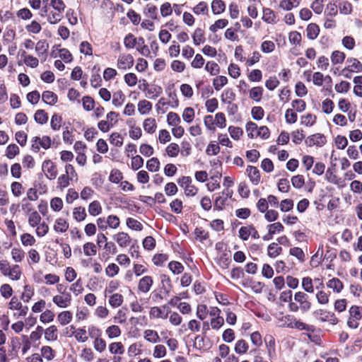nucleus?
Returning a JSON list of instances; mask_svg holds the SVG:
<instances>
[{"label": "nucleus", "instance_id": "obj_39", "mask_svg": "<svg viewBox=\"0 0 362 362\" xmlns=\"http://www.w3.org/2000/svg\"><path fill=\"white\" fill-rule=\"evenodd\" d=\"M41 356L47 361H52L56 355L55 351L49 346H43L40 349Z\"/></svg>", "mask_w": 362, "mask_h": 362}, {"label": "nucleus", "instance_id": "obj_55", "mask_svg": "<svg viewBox=\"0 0 362 362\" xmlns=\"http://www.w3.org/2000/svg\"><path fill=\"white\" fill-rule=\"evenodd\" d=\"M21 241L23 246L28 247L34 245L36 240L31 234L25 233L21 235Z\"/></svg>", "mask_w": 362, "mask_h": 362}, {"label": "nucleus", "instance_id": "obj_22", "mask_svg": "<svg viewBox=\"0 0 362 362\" xmlns=\"http://www.w3.org/2000/svg\"><path fill=\"white\" fill-rule=\"evenodd\" d=\"M88 214L92 216H98L103 211L101 204L98 200L91 202L88 206Z\"/></svg>", "mask_w": 362, "mask_h": 362}, {"label": "nucleus", "instance_id": "obj_58", "mask_svg": "<svg viewBox=\"0 0 362 362\" xmlns=\"http://www.w3.org/2000/svg\"><path fill=\"white\" fill-rule=\"evenodd\" d=\"M251 343L256 347H260L262 345L263 339L260 333L257 331L253 332L250 335Z\"/></svg>", "mask_w": 362, "mask_h": 362}, {"label": "nucleus", "instance_id": "obj_43", "mask_svg": "<svg viewBox=\"0 0 362 362\" xmlns=\"http://www.w3.org/2000/svg\"><path fill=\"white\" fill-rule=\"evenodd\" d=\"M228 24V21L226 18H221L214 22V24L210 25L209 30L216 33L218 30L226 28Z\"/></svg>", "mask_w": 362, "mask_h": 362}, {"label": "nucleus", "instance_id": "obj_47", "mask_svg": "<svg viewBox=\"0 0 362 362\" xmlns=\"http://www.w3.org/2000/svg\"><path fill=\"white\" fill-rule=\"evenodd\" d=\"M262 20L267 23H275L276 15L274 11L269 8H264Z\"/></svg>", "mask_w": 362, "mask_h": 362}, {"label": "nucleus", "instance_id": "obj_18", "mask_svg": "<svg viewBox=\"0 0 362 362\" xmlns=\"http://www.w3.org/2000/svg\"><path fill=\"white\" fill-rule=\"evenodd\" d=\"M165 305L163 307L153 306L149 311V317L152 319H165L168 313L165 312Z\"/></svg>", "mask_w": 362, "mask_h": 362}, {"label": "nucleus", "instance_id": "obj_60", "mask_svg": "<svg viewBox=\"0 0 362 362\" xmlns=\"http://www.w3.org/2000/svg\"><path fill=\"white\" fill-rule=\"evenodd\" d=\"M70 177L65 174L61 175L57 179V188L63 189L70 185V181H72Z\"/></svg>", "mask_w": 362, "mask_h": 362}, {"label": "nucleus", "instance_id": "obj_1", "mask_svg": "<svg viewBox=\"0 0 362 362\" xmlns=\"http://www.w3.org/2000/svg\"><path fill=\"white\" fill-rule=\"evenodd\" d=\"M0 273L11 281H18L22 276V269L18 264H11L6 260L0 269Z\"/></svg>", "mask_w": 362, "mask_h": 362}, {"label": "nucleus", "instance_id": "obj_32", "mask_svg": "<svg viewBox=\"0 0 362 362\" xmlns=\"http://www.w3.org/2000/svg\"><path fill=\"white\" fill-rule=\"evenodd\" d=\"M105 334L109 339H113L119 337L121 335L122 330L119 326L116 325H112L106 328Z\"/></svg>", "mask_w": 362, "mask_h": 362}, {"label": "nucleus", "instance_id": "obj_7", "mask_svg": "<svg viewBox=\"0 0 362 362\" xmlns=\"http://www.w3.org/2000/svg\"><path fill=\"white\" fill-rule=\"evenodd\" d=\"M71 295L68 292H63L52 298V302L60 308H66L69 307L71 304Z\"/></svg>", "mask_w": 362, "mask_h": 362}, {"label": "nucleus", "instance_id": "obj_19", "mask_svg": "<svg viewBox=\"0 0 362 362\" xmlns=\"http://www.w3.org/2000/svg\"><path fill=\"white\" fill-rule=\"evenodd\" d=\"M308 141L309 143V146H322L326 142V137L322 134H315L313 135L310 136L308 138Z\"/></svg>", "mask_w": 362, "mask_h": 362}, {"label": "nucleus", "instance_id": "obj_29", "mask_svg": "<svg viewBox=\"0 0 362 362\" xmlns=\"http://www.w3.org/2000/svg\"><path fill=\"white\" fill-rule=\"evenodd\" d=\"M109 352L114 355H122L124 353V347L122 342H112L108 346Z\"/></svg>", "mask_w": 362, "mask_h": 362}, {"label": "nucleus", "instance_id": "obj_25", "mask_svg": "<svg viewBox=\"0 0 362 362\" xmlns=\"http://www.w3.org/2000/svg\"><path fill=\"white\" fill-rule=\"evenodd\" d=\"M249 349L248 343L243 339L236 341L234 346V351L238 355H243L247 352Z\"/></svg>", "mask_w": 362, "mask_h": 362}, {"label": "nucleus", "instance_id": "obj_14", "mask_svg": "<svg viewBox=\"0 0 362 362\" xmlns=\"http://www.w3.org/2000/svg\"><path fill=\"white\" fill-rule=\"evenodd\" d=\"M348 66L342 70V72H356L359 73L362 71V64L356 58H349L346 60Z\"/></svg>", "mask_w": 362, "mask_h": 362}, {"label": "nucleus", "instance_id": "obj_21", "mask_svg": "<svg viewBox=\"0 0 362 362\" xmlns=\"http://www.w3.org/2000/svg\"><path fill=\"white\" fill-rule=\"evenodd\" d=\"M45 339L47 341H54L58 339V329L55 325L48 327L44 331Z\"/></svg>", "mask_w": 362, "mask_h": 362}, {"label": "nucleus", "instance_id": "obj_54", "mask_svg": "<svg viewBox=\"0 0 362 362\" xmlns=\"http://www.w3.org/2000/svg\"><path fill=\"white\" fill-rule=\"evenodd\" d=\"M127 308H122L117 310L113 317L114 322L118 324H124L127 321Z\"/></svg>", "mask_w": 362, "mask_h": 362}, {"label": "nucleus", "instance_id": "obj_34", "mask_svg": "<svg viewBox=\"0 0 362 362\" xmlns=\"http://www.w3.org/2000/svg\"><path fill=\"white\" fill-rule=\"evenodd\" d=\"M192 37L194 45L197 46L204 43L206 40L204 32L200 28H197L195 29Z\"/></svg>", "mask_w": 362, "mask_h": 362}, {"label": "nucleus", "instance_id": "obj_51", "mask_svg": "<svg viewBox=\"0 0 362 362\" xmlns=\"http://www.w3.org/2000/svg\"><path fill=\"white\" fill-rule=\"evenodd\" d=\"M221 101L224 103L230 104L235 98V94L232 89H226L221 95Z\"/></svg>", "mask_w": 362, "mask_h": 362}, {"label": "nucleus", "instance_id": "obj_50", "mask_svg": "<svg viewBox=\"0 0 362 362\" xmlns=\"http://www.w3.org/2000/svg\"><path fill=\"white\" fill-rule=\"evenodd\" d=\"M35 48L38 57H40L47 53L49 48V45L46 40H40L36 44Z\"/></svg>", "mask_w": 362, "mask_h": 362}, {"label": "nucleus", "instance_id": "obj_24", "mask_svg": "<svg viewBox=\"0 0 362 362\" xmlns=\"http://www.w3.org/2000/svg\"><path fill=\"white\" fill-rule=\"evenodd\" d=\"M143 128L148 134H153L157 129L156 121L153 117H148L143 122Z\"/></svg>", "mask_w": 362, "mask_h": 362}, {"label": "nucleus", "instance_id": "obj_52", "mask_svg": "<svg viewBox=\"0 0 362 362\" xmlns=\"http://www.w3.org/2000/svg\"><path fill=\"white\" fill-rule=\"evenodd\" d=\"M22 57L26 66L31 68H35L38 66L39 61L36 57L32 55H27L25 52H23Z\"/></svg>", "mask_w": 362, "mask_h": 362}, {"label": "nucleus", "instance_id": "obj_23", "mask_svg": "<svg viewBox=\"0 0 362 362\" xmlns=\"http://www.w3.org/2000/svg\"><path fill=\"white\" fill-rule=\"evenodd\" d=\"M288 327H291V328H295L298 330H306V331H310V332L314 331L313 326L308 325L301 322L300 320H298L296 319H293V321H291L288 325Z\"/></svg>", "mask_w": 362, "mask_h": 362}, {"label": "nucleus", "instance_id": "obj_38", "mask_svg": "<svg viewBox=\"0 0 362 362\" xmlns=\"http://www.w3.org/2000/svg\"><path fill=\"white\" fill-rule=\"evenodd\" d=\"M320 33L319 26L315 23H310L306 28V35L310 40L317 38Z\"/></svg>", "mask_w": 362, "mask_h": 362}, {"label": "nucleus", "instance_id": "obj_64", "mask_svg": "<svg viewBox=\"0 0 362 362\" xmlns=\"http://www.w3.org/2000/svg\"><path fill=\"white\" fill-rule=\"evenodd\" d=\"M302 37L300 33L297 31H291L288 34V41L291 45L300 46L301 42Z\"/></svg>", "mask_w": 362, "mask_h": 362}, {"label": "nucleus", "instance_id": "obj_13", "mask_svg": "<svg viewBox=\"0 0 362 362\" xmlns=\"http://www.w3.org/2000/svg\"><path fill=\"white\" fill-rule=\"evenodd\" d=\"M264 341L267 348V355L272 359L276 354L275 339L272 335L267 334L264 337Z\"/></svg>", "mask_w": 362, "mask_h": 362}, {"label": "nucleus", "instance_id": "obj_8", "mask_svg": "<svg viewBox=\"0 0 362 362\" xmlns=\"http://www.w3.org/2000/svg\"><path fill=\"white\" fill-rule=\"evenodd\" d=\"M42 170L45 173V177L50 180H54L58 175L56 165L49 159L43 161L42 164Z\"/></svg>", "mask_w": 362, "mask_h": 362}, {"label": "nucleus", "instance_id": "obj_62", "mask_svg": "<svg viewBox=\"0 0 362 362\" xmlns=\"http://www.w3.org/2000/svg\"><path fill=\"white\" fill-rule=\"evenodd\" d=\"M195 116L194 110L191 107H187L184 109L182 117L185 122L191 123Z\"/></svg>", "mask_w": 362, "mask_h": 362}, {"label": "nucleus", "instance_id": "obj_4", "mask_svg": "<svg viewBox=\"0 0 362 362\" xmlns=\"http://www.w3.org/2000/svg\"><path fill=\"white\" fill-rule=\"evenodd\" d=\"M313 315L315 316L319 321L322 322H327L332 325H335L339 322L334 313L327 310H316L315 311L313 312Z\"/></svg>", "mask_w": 362, "mask_h": 362}, {"label": "nucleus", "instance_id": "obj_49", "mask_svg": "<svg viewBox=\"0 0 362 362\" xmlns=\"http://www.w3.org/2000/svg\"><path fill=\"white\" fill-rule=\"evenodd\" d=\"M83 250L86 256H95L97 253V247L93 243L88 242L83 245Z\"/></svg>", "mask_w": 362, "mask_h": 362}, {"label": "nucleus", "instance_id": "obj_11", "mask_svg": "<svg viewBox=\"0 0 362 362\" xmlns=\"http://www.w3.org/2000/svg\"><path fill=\"white\" fill-rule=\"evenodd\" d=\"M146 98L154 100L159 97L163 93L161 86L156 84L149 86L146 84V87L143 89Z\"/></svg>", "mask_w": 362, "mask_h": 362}, {"label": "nucleus", "instance_id": "obj_2", "mask_svg": "<svg viewBox=\"0 0 362 362\" xmlns=\"http://www.w3.org/2000/svg\"><path fill=\"white\" fill-rule=\"evenodd\" d=\"M349 317L347 325L351 329H356L359 325L358 321L362 318V308L357 305H352L349 310Z\"/></svg>", "mask_w": 362, "mask_h": 362}, {"label": "nucleus", "instance_id": "obj_3", "mask_svg": "<svg viewBox=\"0 0 362 362\" xmlns=\"http://www.w3.org/2000/svg\"><path fill=\"white\" fill-rule=\"evenodd\" d=\"M31 142V150L35 153L39 152L40 147L45 150L49 148L52 143L51 138L48 136H35L32 139Z\"/></svg>", "mask_w": 362, "mask_h": 362}, {"label": "nucleus", "instance_id": "obj_5", "mask_svg": "<svg viewBox=\"0 0 362 362\" xmlns=\"http://www.w3.org/2000/svg\"><path fill=\"white\" fill-rule=\"evenodd\" d=\"M295 302L299 304L300 310L302 312H308L310 310L312 303L309 300L308 295L303 291L296 292L293 296Z\"/></svg>", "mask_w": 362, "mask_h": 362}, {"label": "nucleus", "instance_id": "obj_57", "mask_svg": "<svg viewBox=\"0 0 362 362\" xmlns=\"http://www.w3.org/2000/svg\"><path fill=\"white\" fill-rule=\"evenodd\" d=\"M180 117L176 112H170L167 115V123L169 126H177L178 124H180Z\"/></svg>", "mask_w": 362, "mask_h": 362}, {"label": "nucleus", "instance_id": "obj_30", "mask_svg": "<svg viewBox=\"0 0 362 362\" xmlns=\"http://www.w3.org/2000/svg\"><path fill=\"white\" fill-rule=\"evenodd\" d=\"M138 111L142 115H146L149 114V112L152 110V104L149 101L146 100H141L139 101L138 105Z\"/></svg>", "mask_w": 362, "mask_h": 362}, {"label": "nucleus", "instance_id": "obj_6", "mask_svg": "<svg viewBox=\"0 0 362 362\" xmlns=\"http://www.w3.org/2000/svg\"><path fill=\"white\" fill-rule=\"evenodd\" d=\"M134 63V59L130 54H120L117 60V67L120 70L130 69Z\"/></svg>", "mask_w": 362, "mask_h": 362}, {"label": "nucleus", "instance_id": "obj_10", "mask_svg": "<svg viewBox=\"0 0 362 362\" xmlns=\"http://www.w3.org/2000/svg\"><path fill=\"white\" fill-rule=\"evenodd\" d=\"M252 236L254 239H258L259 235L257 230L252 225H248L243 226L239 230V237L243 240H247L250 236Z\"/></svg>", "mask_w": 362, "mask_h": 362}, {"label": "nucleus", "instance_id": "obj_15", "mask_svg": "<svg viewBox=\"0 0 362 362\" xmlns=\"http://www.w3.org/2000/svg\"><path fill=\"white\" fill-rule=\"evenodd\" d=\"M153 284V280L150 276H145L140 279L138 283V290L141 293H148Z\"/></svg>", "mask_w": 362, "mask_h": 362}, {"label": "nucleus", "instance_id": "obj_45", "mask_svg": "<svg viewBox=\"0 0 362 362\" xmlns=\"http://www.w3.org/2000/svg\"><path fill=\"white\" fill-rule=\"evenodd\" d=\"M301 286L303 289L304 290L303 292L308 293H314V286L313 283V280L309 276H305L302 279Z\"/></svg>", "mask_w": 362, "mask_h": 362}, {"label": "nucleus", "instance_id": "obj_53", "mask_svg": "<svg viewBox=\"0 0 362 362\" xmlns=\"http://www.w3.org/2000/svg\"><path fill=\"white\" fill-rule=\"evenodd\" d=\"M106 218V223H107L109 228L115 230L119 227L120 219L117 216L111 214L107 216Z\"/></svg>", "mask_w": 362, "mask_h": 362}, {"label": "nucleus", "instance_id": "obj_9", "mask_svg": "<svg viewBox=\"0 0 362 362\" xmlns=\"http://www.w3.org/2000/svg\"><path fill=\"white\" fill-rule=\"evenodd\" d=\"M71 331V335H73L76 340L80 343H85L88 339V332L84 327L76 328L74 325H71L66 328Z\"/></svg>", "mask_w": 362, "mask_h": 362}, {"label": "nucleus", "instance_id": "obj_35", "mask_svg": "<svg viewBox=\"0 0 362 362\" xmlns=\"http://www.w3.org/2000/svg\"><path fill=\"white\" fill-rule=\"evenodd\" d=\"M144 13L147 17L153 20H157L158 18V8L153 4H148L144 9Z\"/></svg>", "mask_w": 362, "mask_h": 362}, {"label": "nucleus", "instance_id": "obj_28", "mask_svg": "<svg viewBox=\"0 0 362 362\" xmlns=\"http://www.w3.org/2000/svg\"><path fill=\"white\" fill-rule=\"evenodd\" d=\"M211 8L214 15H219L225 11L226 4L222 0H213Z\"/></svg>", "mask_w": 362, "mask_h": 362}, {"label": "nucleus", "instance_id": "obj_41", "mask_svg": "<svg viewBox=\"0 0 362 362\" xmlns=\"http://www.w3.org/2000/svg\"><path fill=\"white\" fill-rule=\"evenodd\" d=\"M72 320V313L69 310L59 313L57 315V320L62 325H68Z\"/></svg>", "mask_w": 362, "mask_h": 362}, {"label": "nucleus", "instance_id": "obj_12", "mask_svg": "<svg viewBox=\"0 0 362 362\" xmlns=\"http://www.w3.org/2000/svg\"><path fill=\"white\" fill-rule=\"evenodd\" d=\"M112 238L117 243V245L122 248L129 246L132 241V238L129 234L123 231L114 234Z\"/></svg>", "mask_w": 362, "mask_h": 362}, {"label": "nucleus", "instance_id": "obj_40", "mask_svg": "<svg viewBox=\"0 0 362 362\" xmlns=\"http://www.w3.org/2000/svg\"><path fill=\"white\" fill-rule=\"evenodd\" d=\"M42 99L45 103L49 105H53L57 102V95L49 90H46L42 93Z\"/></svg>", "mask_w": 362, "mask_h": 362}, {"label": "nucleus", "instance_id": "obj_31", "mask_svg": "<svg viewBox=\"0 0 362 362\" xmlns=\"http://www.w3.org/2000/svg\"><path fill=\"white\" fill-rule=\"evenodd\" d=\"M327 286L337 293H340L344 288L342 282L337 278L329 279L327 283Z\"/></svg>", "mask_w": 362, "mask_h": 362}, {"label": "nucleus", "instance_id": "obj_42", "mask_svg": "<svg viewBox=\"0 0 362 362\" xmlns=\"http://www.w3.org/2000/svg\"><path fill=\"white\" fill-rule=\"evenodd\" d=\"M11 255L12 259L16 263L21 262L25 257V252L20 247L12 248Z\"/></svg>", "mask_w": 362, "mask_h": 362}, {"label": "nucleus", "instance_id": "obj_26", "mask_svg": "<svg viewBox=\"0 0 362 362\" xmlns=\"http://www.w3.org/2000/svg\"><path fill=\"white\" fill-rule=\"evenodd\" d=\"M124 302V297L122 294L115 293H112L109 296L108 303L109 305L113 308H116L119 307Z\"/></svg>", "mask_w": 362, "mask_h": 362}, {"label": "nucleus", "instance_id": "obj_59", "mask_svg": "<svg viewBox=\"0 0 362 362\" xmlns=\"http://www.w3.org/2000/svg\"><path fill=\"white\" fill-rule=\"evenodd\" d=\"M93 348L95 351L102 353L106 349L107 344L104 339L101 337L93 341Z\"/></svg>", "mask_w": 362, "mask_h": 362}, {"label": "nucleus", "instance_id": "obj_37", "mask_svg": "<svg viewBox=\"0 0 362 362\" xmlns=\"http://www.w3.org/2000/svg\"><path fill=\"white\" fill-rule=\"evenodd\" d=\"M137 51L144 57H149L151 52L147 45H145L144 39L143 37H139L136 43Z\"/></svg>", "mask_w": 362, "mask_h": 362}, {"label": "nucleus", "instance_id": "obj_17", "mask_svg": "<svg viewBox=\"0 0 362 362\" xmlns=\"http://www.w3.org/2000/svg\"><path fill=\"white\" fill-rule=\"evenodd\" d=\"M246 173L250 178V182L254 185H257L260 182V173L259 170L252 165H248L246 169Z\"/></svg>", "mask_w": 362, "mask_h": 362}, {"label": "nucleus", "instance_id": "obj_27", "mask_svg": "<svg viewBox=\"0 0 362 362\" xmlns=\"http://www.w3.org/2000/svg\"><path fill=\"white\" fill-rule=\"evenodd\" d=\"M264 89L261 86H255L249 90V97L257 103L260 102L262 98Z\"/></svg>", "mask_w": 362, "mask_h": 362}, {"label": "nucleus", "instance_id": "obj_36", "mask_svg": "<svg viewBox=\"0 0 362 362\" xmlns=\"http://www.w3.org/2000/svg\"><path fill=\"white\" fill-rule=\"evenodd\" d=\"M87 214L83 206H77L73 209V218L77 222H81L86 219Z\"/></svg>", "mask_w": 362, "mask_h": 362}, {"label": "nucleus", "instance_id": "obj_44", "mask_svg": "<svg viewBox=\"0 0 362 362\" xmlns=\"http://www.w3.org/2000/svg\"><path fill=\"white\" fill-rule=\"evenodd\" d=\"M167 355V349L163 344H157L154 346L153 350V357L155 358H164Z\"/></svg>", "mask_w": 362, "mask_h": 362}, {"label": "nucleus", "instance_id": "obj_48", "mask_svg": "<svg viewBox=\"0 0 362 362\" xmlns=\"http://www.w3.org/2000/svg\"><path fill=\"white\" fill-rule=\"evenodd\" d=\"M28 216V222L30 226L34 228L38 226L41 221V216L37 211H33Z\"/></svg>", "mask_w": 362, "mask_h": 362}, {"label": "nucleus", "instance_id": "obj_56", "mask_svg": "<svg viewBox=\"0 0 362 362\" xmlns=\"http://www.w3.org/2000/svg\"><path fill=\"white\" fill-rule=\"evenodd\" d=\"M35 121L40 124H44L48 121V115L43 110H38L34 115Z\"/></svg>", "mask_w": 362, "mask_h": 362}, {"label": "nucleus", "instance_id": "obj_33", "mask_svg": "<svg viewBox=\"0 0 362 362\" xmlns=\"http://www.w3.org/2000/svg\"><path fill=\"white\" fill-rule=\"evenodd\" d=\"M125 100V95L121 90H118L113 93L112 95V105L116 107H121Z\"/></svg>", "mask_w": 362, "mask_h": 362}, {"label": "nucleus", "instance_id": "obj_61", "mask_svg": "<svg viewBox=\"0 0 362 362\" xmlns=\"http://www.w3.org/2000/svg\"><path fill=\"white\" fill-rule=\"evenodd\" d=\"M228 83V78L224 76H219L213 79V86L216 90H220Z\"/></svg>", "mask_w": 362, "mask_h": 362}, {"label": "nucleus", "instance_id": "obj_63", "mask_svg": "<svg viewBox=\"0 0 362 362\" xmlns=\"http://www.w3.org/2000/svg\"><path fill=\"white\" fill-rule=\"evenodd\" d=\"M20 153L19 147L14 144H9L6 150V156L9 159H13Z\"/></svg>", "mask_w": 362, "mask_h": 362}, {"label": "nucleus", "instance_id": "obj_16", "mask_svg": "<svg viewBox=\"0 0 362 362\" xmlns=\"http://www.w3.org/2000/svg\"><path fill=\"white\" fill-rule=\"evenodd\" d=\"M143 337L146 341L153 344H156L160 341V338L158 332L154 329H145L143 332Z\"/></svg>", "mask_w": 362, "mask_h": 362}, {"label": "nucleus", "instance_id": "obj_46", "mask_svg": "<svg viewBox=\"0 0 362 362\" xmlns=\"http://www.w3.org/2000/svg\"><path fill=\"white\" fill-rule=\"evenodd\" d=\"M80 358L86 362H92L95 358V354L90 348L85 347L81 350Z\"/></svg>", "mask_w": 362, "mask_h": 362}, {"label": "nucleus", "instance_id": "obj_20", "mask_svg": "<svg viewBox=\"0 0 362 362\" xmlns=\"http://www.w3.org/2000/svg\"><path fill=\"white\" fill-rule=\"evenodd\" d=\"M69 223L64 218L59 217L57 218L53 226V228L56 233H64L69 228Z\"/></svg>", "mask_w": 362, "mask_h": 362}]
</instances>
